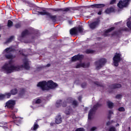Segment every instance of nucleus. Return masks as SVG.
<instances>
[{
  "instance_id": "nucleus-26",
  "label": "nucleus",
  "mask_w": 131,
  "mask_h": 131,
  "mask_svg": "<svg viewBox=\"0 0 131 131\" xmlns=\"http://www.w3.org/2000/svg\"><path fill=\"white\" fill-rule=\"evenodd\" d=\"M66 102H67V104H72V102H73V98L69 97L67 99Z\"/></svg>"
},
{
  "instance_id": "nucleus-49",
  "label": "nucleus",
  "mask_w": 131,
  "mask_h": 131,
  "mask_svg": "<svg viewBox=\"0 0 131 131\" xmlns=\"http://www.w3.org/2000/svg\"><path fill=\"white\" fill-rule=\"evenodd\" d=\"M26 4H28V5H32V3L30 2V1H26Z\"/></svg>"
},
{
  "instance_id": "nucleus-25",
  "label": "nucleus",
  "mask_w": 131,
  "mask_h": 131,
  "mask_svg": "<svg viewBox=\"0 0 131 131\" xmlns=\"http://www.w3.org/2000/svg\"><path fill=\"white\" fill-rule=\"evenodd\" d=\"M72 105L73 106V108H76L77 106H78V102H77L76 100H73V102H72Z\"/></svg>"
},
{
  "instance_id": "nucleus-41",
  "label": "nucleus",
  "mask_w": 131,
  "mask_h": 131,
  "mask_svg": "<svg viewBox=\"0 0 131 131\" xmlns=\"http://www.w3.org/2000/svg\"><path fill=\"white\" fill-rule=\"evenodd\" d=\"M108 131H116V128L114 126L111 127Z\"/></svg>"
},
{
  "instance_id": "nucleus-10",
  "label": "nucleus",
  "mask_w": 131,
  "mask_h": 131,
  "mask_svg": "<svg viewBox=\"0 0 131 131\" xmlns=\"http://www.w3.org/2000/svg\"><path fill=\"white\" fill-rule=\"evenodd\" d=\"M37 86L40 88L42 91H48V87H47V81H42L39 82Z\"/></svg>"
},
{
  "instance_id": "nucleus-20",
  "label": "nucleus",
  "mask_w": 131,
  "mask_h": 131,
  "mask_svg": "<svg viewBox=\"0 0 131 131\" xmlns=\"http://www.w3.org/2000/svg\"><path fill=\"white\" fill-rule=\"evenodd\" d=\"M106 104L109 109H112L114 107V103L110 101H107Z\"/></svg>"
},
{
  "instance_id": "nucleus-47",
  "label": "nucleus",
  "mask_w": 131,
  "mask_h": 131,
  "mask_svg": "<svg viewBox=\"0 0 131 131\" xmlns=\"http://www.w3.org/2000/svg\"><path fill=\"white\" fill-rule=\"evenodd\" d=\"M81 85L83 89H84V88L86 86V83H82Z\"/></svg>"
},
{
  "instance_id": "nucleus-59",
  "label": "nucleus",
  "mask_w": 131,
  "mask_h": 131,
  "mask_svg": "<svg viewBox=\"0 0 131 131\" xmlns=\"http://www.w3.org/2000/svg\"><path fill=\"white\" fill-rule=\"evenodd\" d=\"M20 54H21L22 56H25V54H24V53H20Z\"/></svg>"
},
{
  "instance_id": "nucleus-5",
  "label": "nucleus",
  "mask_w": 131,
  "mask_h": 131,
  "mask_svg": "<svg viewBox=\"0 0 131 131\" xmlns=\"http://www.w3.org/2000/svg\"><path fill=\"white\" fill-rule=\"evenodd\" d=\"M113 60L114 61V66L116 67H118V65H119V62L122 60V58H121V54L118 53L117 52L115 53V55L113 57Z\"/></svg>"
},
{
  "instance_id": "nucleus-6",
  "label": "nucleus",
  "mask_w": 131,
  "mask_h": 131,
  "mask_svg": "<svg viewBox=\"0 0 131 131\" xmlns=\"http://www.w3.org/2000/svg\"><path fill=\"white\" fill-rule=\"evenodd\" d=\"M101 106H102V104L99 103H97L93 106V108L90 110L88 114V119H92V116H93L94 113L96 112V111L98 110V108H99V107H101Z\"/></svg>"
},
{
  "instance_id": "nucleus-23",
  "label": "nucleus",
  "mask_w": 131,
  "mask_h": 131,
  "mask_svg": "<svg viewBox=\"0 0 131 131\" xmlns=\"http://www.w3.org/2000/svg\"><path fill=\"white\" fill-rule=\"evenodd\" d=\"M39 127V125L37 124V122H35L33 125V127H32L31 129L32 130H36L37 128Z\"/></svg>"
},
{
  "instance_id": "nucleus-40",
  "label": "nucleus",
  "mask_w": 131,
  "mask_h": 131,
  "mask_svg": "<svg viewBox=\"0 0 131 131\" xmlns=\"http://www.w3.org/2000/svg\"><path fill=\"white\" fill-rule=\"evenodd\" d=\"M122 97V95L121 94H117L116 96V99H121V98Z\"/></svg>"
},
{
  "instance_id": "nucleus-34",
  "label": "nucleus",
  "mask_w": 131,
  "mask_h": 131,
  "mask_svg": "<svg viewBox=\"0 0 131 131\" xmlns=\"http://www.w3.org/2000/svg\"><path fill=\"white\" fill-rule=\"evenodd\" d=\"M13 39L14 36H11L10 37L7 39V40H6V43H9V42H11Z\"/></svg>"
},
{
  "instance_id": "nucleus-55",
  "label": "nucleus",
  "mask_w": 131,
  "mask_h": 131,
  "mask_svg": "<svg viewBox=\"0 0 131 131\" xmlns=\"http://www.w3.org/2000/svg\"><path fill=\"white\" fill-rule=\"evenodd\" d=\"M81 99H82L81 96H79L78 100L79 101V102H81Z\"/></svg>"
},
{
  "instance_id": "nucleus-28",
  "label": "nucleus",
  "mask_w": 131,
  "mask_h": 131,
  "mask_svg": "<svg viewBox=\"0 0 131 131\" xmlns=\"http://www.w3.org/2000/svg\"><path fill=\"white\" fill-rule=\"evenodd\" d=\"M85 53L88 54H94V53H95V51L93 50L86 49V51H85Z\"/></svg>"
},
{
  "instance_id": "nucleus-27",
  "label": "nucleus",
  "mask_w": 131,
  "mask_h": 131,
  "mask_svg": "<svg viewBox=\"0 0 131 131\" xmlns=\"http://www.w3.org/2000/svg\"><path fill=\"white\" fill-rule=\"evenodd\" d=\"M95 84H96L97 86H100V88H105V85L103 84L102 83H100L99 82L96 81L94 82Z\"/></svg>"
},
{
  "instance_id": "nucleus-7",
  "label": "nucleus",
  "mask_w": 131,
  "mask_h": 131,
  "mask_svg": "<svg viewBox=\"0 0 131 131\" xmlns=\"http://www.w3.org/2000/svg\"><path fill=\"white\" fill-rule=\"evenodd\" d=\"M100 23H101V20L100 18H97L96 20L91 23L89 24V27L90 29L94 30V29H96L97 27H99V25H100Z\"/></svg>"
},
{
  "instance_id": "nucleus-37",
  "label": "nucleus",
  "mask_w": 131,
  "mask_h": 131,
  "mask_svg": "<svg viewBox=\"0 0 131 131\" xmlns=\"http://www.w3.org/2000/svg\"><path fill=\"white\" fill-rule=\"evenodd\" d=\"M5 95L4 94H0V101H3V100H5Z\"/></svg>"
},
{
  "instance_id": "nucleus-24",
  "label": "nucleus",
  "mask_w": 131,
  "mask_h": 131,
  "mask_svg": "<svg viewBox=\"0 0 131 131\" xmlns=\"http://www.w3.org/2000/svg\"><path fill=\"white\" fill-rule=\"evenodd\" d=\"M4 95L5 99H10V98H11V96H12L11 92L5 93Z\"/></svg>"
},
{
  "instance_id": "nucleus-36",
  "label": "nucleus",
  "mask_w": 131,
  "mask_h": 131,
  "mask_svg": "<svg viewBox=\"0 0 131 131\" xmlns=\"http://www.w3.org/2000/svg\"><path fill=\"white\" fill-rule=\"evenodd\" d=\"M21 26V23H17L15 25V28H20Z\"/></svg>"
},
{
  "instance_id": "nucleus-35",
  "label": "nucleus",
  "mask_w": 131,
  "mask_h": 131,
  "mask_svg": "<svg viewBox=\"0 0 131 131\" xmlns=\"http://www.w3.org/2000/svg\"><path fill=\"white\" fill-rule=\"evenodd\" d=\"M118 110L120 112H124L125 111V109L123 107H120L118 108Z\"/></svg>"
},
{
  "instance_id": "nucleus-51",
  "label": "nucleus",
  "mask_w": 131,
  "mask_h": 131,
  "mask_svg": "<svg viewBox=\"0 0 131 131\" xmlns=\"http://www.w3.org/2000/svg\"><path fill=\"white\" fill-rule=\"evenodd\" d=\"M12 118H13V119H14V120L16 119V118H17L15 114L13 115Z\"/></svg>"
},
{
  "instance_id": "nucleus-43",
  "label": "nucleus",
  "mask_w": 131,
  "mask_h": 131,
  "mask_svg": "<svg viewBox=\"0 0 131 131\" xmlns=\"http://www.w3.org/2000/svg\"><path fill=\"white\" fill-rule=\"evenodd\" d=\"M62 106L63 107H67V102H66V101L63 102Z\"/></svg>"
},
{
  "instance_id": "nucleus-54",
  "label": "nucleus",
  "mask_w": 131,
  "mask_h": 131,
  "mask_svg": "<svg viewBox=\"0 0 131 131\" xmlns=\"http://www.w3.org/2000/svg\"><path fill=\"white\" fill-rule=\"evenodd\" d=\"M112 115H110V114H108V116H107V118H108V119H111V116H112Z\"/></svg>"
},
{
  "instance_id": "nucleus-16",
  "label": "nucleus",
  "mask_w": 131,
  "mask_h": 131,
  "mask_svg": "<svg viewBox=\"0 0 131 131\" xmlns=\"http://www.w3.org/2000/svg\"><path fill=\"white\" fill-rule=\"evenodd\" d=\"M115 11V9L113 7H110L106 8V9L105 10L104 13L105 14H111V13H113Z\"/></svg>"
},
{
  "instance_id": "nucleus-9",
  "label": "nucleus",
  "mask_w": 131,
  "mask_h": 131,
  "mask_svg": "<svg viewBox=\"0 0 131 131\" xmlns=\"http://www.w3.org/2000/svg\"><path fill=\"white\" fill-rule=\"evenodd\" d=\"M46 86L47 88V91L49 89H55V88H57L58 86V84L54 82L53 80H50L48 81H46Z\"/></svg>"
},
{
  "instance_id": "nucleus-11",
  "label": "nucleus",
  "mask_w": 131,
  "mask_h": 131,
  "mask_svg": "<svg viewBox=\"0 0 131 131\" xmlns=\"http://www.w3.org/2000/svg\"><path fill=\"white\" fill-rule=\"evenodd\" d=\"M15 105H16V101L15 100H10L6 102V107L13 110L15 107Z\"/></svg>"
},
{
  "instance_id": "nucleus-39",
  "label": "nucleus",
  "mask_w": 131,
  "mask_h": 131,
  "mask_svg": "<svg viewBox=\"0 0 131 131\" xmlns=\"http://www.w3.org/2000/svg\"><path fill=\"white\" fill-rule=\"evenodd\" d=\"M126 24H127V27L131 30V21H127Z\"/></svg>"
},
{
  "instance_id": "nucleus-32",
  "label": "nucleus",
  "mask_w": 131,
  "mask_h": 131,
  "mask_svg": "<svg viewBox=\"0 0 131 131\" xmlns=\"http://www.w3.org/2000/svg\"><path fill=\"white\" fill-rule=\"evenodd\" d=\"M70 110H71L70 106L67 107L66 111L65 112L66 115H69V114H70Z\"/></svg>"
},
{
  "instance_id": "nucleus-2",
  "label": "nucleus",
  "mask_w": 131,
  "mask_h": 131,
  "mask_svg": "<svg viewBox=\"0 0 131 131\" xmlns=\"http://www.w3.org/2000/svg\"><path fill=\"white\" fill-rule=\"evenodd\" d=\"M10 64L11 62H9V63H5L2 67V69L5 70V71H6L7 73H12V72H14V71H20V70H21V68H25L26 70H29V69H30L29 63H28V61H25L24 64H22L20 66L10 65Z\"/></svg>"
},
{
  "instance_id": "nucleus-38",
  "label": "nucleus",
  "mask_w": 131,
  "mask_h": 131,
  "mask_svg": "<svg viewBox=\"0 0 131 131\" xmlns=\"http://www.w3.org/2000/svg\"><path fill=\"white\" fill-rule=\"evenodd\" d=\"M41 103V99L38 98L36 100L35 103L36 104H40Z\"/></svg>"
},
{
  "instance_id": "nucleus-22",
  "label": "nucleus",
  "mask_w": 131,
  "mask_h": 131,
  "mask_svg": "<svg viewBox=\"0 0 131 131\" xmlns=\"http://www.w3.org/2000/svg\"><path fill=\"white\" fill-rule=\"evenodd\" d=\"M13 122L16 124V125L20 124V123H21V118L17 117L16 119L13 121Z\"/></svg>"
},
{
  "instance_id": "nucleus-8",
  "label": "nucleus",
  "mask_w": 131,
  "mask_h": 131,
  "mask_svg": "<svg viewBox=\"0 0 131 131\" xmlns=\"http://www.w3.org/2000/svg\"><path fill=\"white\" fill-rule=\"evenodd\" d=\"M106 7V5L104 4H93L90 6H85L86 9H101L102 8H105Z\"/></svg>"
},
{
  "instance_id": "nucleus-50",
  "label": "nucleus",
  "mask_w": 131,
  "mask_h": 131,
  "mask_svg": "<svg viewBox=\"0 0 131 131\" xmlns=\"http://www.w3.org/2000/svg\"><path fill=\"white\" fill-rule=\"evenodd\" d=\"M110 124H111V122L108 121V122L106 123V125L107 126H109V125H110Z\"/></svg>"
},
{
  "instance_id": "nucleus-61",
  "label": "nucleus",
  "mask_w": 131,
  "mask_h": 131,
  "mask_svg": "<svg viewBox=\"0 0 131 131\" xmlns=\"http://www.w3.org/2000/svg\"><path fill=\"white\" fill-rule=\"evenodd\" d=\"M32 38H33V37H32Z\"/></svg>"
},
{
  "instance_id": "nucleus-4",
  "label": "nucleus",
  "mask_w": 131,
  "mask_h": 131,
  "mask_svg": "<svg viewBox=\"0 0 131 131\" xmlns=\"http://www.w3.org/2000/svg\"><path fill=\"white\" fill-rule=\"evenodd\" d=\"M106 62L107 59L104 58H101L99 60L95 61L94 64L96 66V70H100Z\"/></svg>"
},
{
  "instance_id": "nucleus-13",
  "label": "nucleus",
  "mask_w": 131,
  "mask_h": 131,
  "mask_svg": "<svg viewBox=\"0 0 131 131\" xmlns=\"http://www.w3.org/2000/svg\"><path fill=\"white\" fill-rule=\"evenodd\" d=\"M121 84L119 83H114L112 84L109 86L110 89H120L121 88Z\"/></svg>"
},
{
  "instance_id": "nucleus-14",
  "label": "nucleus",
  "mask_w": 131,
  "mask_h": 131,
  "mask_svg": "<svg viewBox=\"0 0 131 131\" xmlns=\"http://www.w3.org/2000/svg\"><path fill=\"white\" fill-rule=\"evenodd\" d=\"M30 35V32L27 29H25L21 33V37H25L27 35Z\"/></svg>"
},
{
  "instance_id": "nucleus-58",
  "label": "nucleus",
  "mask_w": 131,
  "mask_h": 131,
  "mask_svg": "<svg viewBox=\"0 0 131 131\" xmlns=\"http://www.w3.org/2000/svg\"><path fill=\"white\" fill-rule=\"evenodd\" d=\"M94 13H91V16H94Z\"/></svg>"
},
{
  "instance_id": "nucleus-57",
  "label": "nucleus",
  "mask_w": 131,
  "mask_h": 131,
  "mask_svg": "<svg viewBox=\"0 0 131 131\" xmlns=\"http://www.w3.org/2000/svg\"><path fill=\"white\" fill-rule=\"evenodd\" d=\"M115 34H116V32H114L112 34V36H114V35H115Z\"/></svg>"
},
{
  "instance_id": "nucleus-31",
  "label": "nucleus",
  "mask_w": 131,
  "mask_h": 131,
  "mask_svg": "<svg viewBox=\"0 0 131 131\" xmlns=\"http://www.w3.org/2000/svg\"><path fill=\"white\" fill-rule=\"evenodd\" d=\"M13 21H12V20H8V23H7V26L9 28H11L13 26Z\"/></svg>"
},
{
  "instance_id": "nucleus-53",
  "label": "nucleus",
  "mask_w": 131,
  "mask_h": 131,
  "mask_svg": "<svg viewBox=\"0 0 131 131\" xmlns=\"http://www.w3.org/2000/svg\"><path fill=\"white\" fill-rule=\"evenodd\" d=\"M108 114H110V115H112V114H113V112H112V111H109Z\"/></svg>"
},
{
  "instance_id": "nucleus-56",
  "label": "nucleus",
  "mask_w": 131,
  "mask_h": 131,
  "mask_svg": "<svg viewBox=\"0 0 131 131\" xmlns=\"http://www.w3.org/2000/svg\"><path fill=\"white\" fill-rule=\"evenodd\" d=\"M51 66V63H48L46 65V67H50Z\"/></svg>"
},
{
  "instance_id": "nucleus-44",
  "label": "nucleus",
  "mask_w": 131,
  "mask_h": 131,
  "mask_svg": "<svg viewBox=\"0 0 131 131\" xmlns=\"http://www.w3.org/2000/svg\"><path fill=\"white\" fill-rule=\"evenodd\" d=\"M116 3V0H111L110 5H114Z\"/></svg>"
},
{
  "instance_id": "nucleus-21",
  "label": "nucleus",
  "mask_w": 131,
  "mask_h": 131,
  "mask_svg": "<svg viewBox=\"0 0 131 131\" xmlns=\"http://www.w3.org/2000/svg\"><path fill=\"white\" fill-rule=\"evenodd\" d=\"M10 94H11V95H12L13 96H14L15 95H17V94H18V90H17V89L16 88L12 89L10 91Z\"/></svg>"
},
{
  "instance_id": "nucleus-60",
  "label": "nucleus",
  "mask_w": 131,
  "mask_h": 131,
  "mask_svg": "<svg viewBox=\"0 0 131 131\" xmlns=\"http://www.w3.org/2000/svg\"><path fill=\"white\" fill-rule=\"evenodd\" d=\"M94 12H96V10H94Z\"/></svg>"
},
{
  "instance_id": "nucleus-62",
  "label": "nucleus",
  "mask_w": 131,
  "mask_h": 131,
  "mask_svg": "<svg viewBox=\"0 0 131 131\" xmlns=\"http://www.w3.org/2000/svg\"><path fill=\"white\" fill-rule=\"evenodd\" d=\"M0 37H1V35H0Z\"/></svg>"
},
{
  "instance_id": "nucleus-15",
  "label": "nucleus",
  "mask_w": 131,
  "mask_h": 131,
  "mask_svg": "<svg viewBox=\"0 0 131 131\" xmlns=\"http://www.w3.org/2000/svg\"><path fill=\"white\" fill-rule=\"evenodd\" d=\"M114 29H115V27H113L107 30H106L104 33V36H109L110 35H108V33H109V32H111V31H113Z\"/></svg>"
},
{
  "instance_id": "nucleus-29",
  "label": "nucleus",
  "mask_w": 131,
  "mask_h": 131,
  "mask_svg": "<svg viewBox=\"0 0 131 131\" xmlns=\"http://www.w3.org/2000/svg\"><path fill=\"white\" fill-rule=\"evenodd\" d=\"M61 103H62V100H57L56 103V107L59 108V107H61Z\"/></svg>"
},
{
  "instance_id": "nucleus-12",
  "label": "nucleus",
  "mask_w": 131,
  "mask_h": 131,
  "mask_svg": "<svg viewBox=\"0 0 131 131\" xmlns=\"http://www.w3.org/2000/svg\"><path fill=\"white\" fill-rule=\"evenodd\" d=\"M84 57V56H83V55H80L78 54V55H75L72 57V61H73V62H75L76 61H81V60L83 59Z\"/></svg>"
},
{
  "instance_id": "nucleus-48",
  "label": "nucleus",
  "mask_w": 131,
  "mask_h": 131,
  "mask_svg": "<svg viewBox=\"0 0 131 131\" xmlns=\"http://www.w3.org/2000/svg\"><path fill=\"white\" fill-rule=\"evenodd\" d=\"M96 129H97V127H92L91 128L90 130L91 131H95V130H96Z\"/></svg>"
},
{
  "instance_id": "nucleus-46",
  "label": "nucleus",
  "mask_w": 131,
  "mask_h": 131,
  "mask_svg": "<svg viewBox=\"0 0 131 131\" xmlns=\"http://www.w3.org/2000/svg\"><path fill=\"white\" fill-rule=\"evenodd\" d=\"M83 128H78L75 131H84Z\"/></svg>"
},
{
  "instance_id": "nucleus-19",
  "label": "nucleus",
  "mask_w": 131,
  "mask_h": 131,
  "mask_svg": "<svg viewBox=\"0 0 131 131\" xmlns=\"http://www.w3.org/2000/svg\"><path fill=\"white\" fill-rule=\"evenodd\" d=\"M55 122L57 124H59L61 123L62 122V117H61V115H58L56 117L55 119Z\"/></svg>"
},
{
  "instance_id": "nucleus-33",
  "label": "nucleus",
  "mask_w": 131,
  "mask_h": 131,
  "mask_svg": "<svg viewBox=\"0 0 131 131\" xmlns=\"http://www.w3.org/2000/svg\"><path fill=\"white\" fill-rule=\"evenodd\" d=\"M90 65L91 63L90 62H88L86 63H82V67L83 68H89Z\"/></svg>"
},
{
  "instance_id": "nucleus-45",
  "label": "nucleus",
  "mask_w": 131,
  "mask_h": 131,
  "mask_svg": "<svg viewBox=\"0 0 131 131\" xmlns=\"http://www.w3.org/2000/svg\"><path fill=\"white\" fill-rule=\"evenodd\" d=\"M80 67H82V63H79L76 66V68H80Z\"/></svg>"
},
{
  "instance_id": "nucleus-18",
  "label": "nucleus",
  "mask_w": 131,
  "mask_h": 131,
  "mask_svg": "<svg viewBox=\"0 0 131 131\" xmlns=\"http://www.w3.org/2000/svg\"><path fill=\"white\" fill-rule=\"evenodd\" d=\"M76 29L77 30V33H83V28L82 26H78V27H76Z\"/></svg>"
},
{
  "instance_id": "nucleus-1",
  "label": "nucleus",
  "mask_w": 131,
  "mask_h": 131,
  "mask_svg": "<svg viewBox=\"0 0 131 131\" xmlns=\"http://www.w3.org/2000/svg\"><path fill=\"white\" fill-rule=\"evenodd\" d=\"M46 10L49 11H52V12H65V13L69 12L71 13V11H74V7H66L63 8H45L43 7H37L36 8V11L37 12L38 15H41V16H47L53 23H56L57 21V15H53L52 13L47 12Z\"/></svg>"
},
{
  "instance_id": "nucleus-52",
  "label": "nucleus",
  "mask_w": 131,
  "mask_h": 131,
  "mask_svg": "<svg viewBox=\"0 0 131 131\" xmlns=\"http://www.w3.org/2000/svg\"><path fill=\"white\" fill-rule=\"evenodd\" d=\"M102 10H99V12H98V15H102Z\"/></svg>"
},
{
  "instance_id": "nucleus-42",
  "label": "nucleus",
  "mask_w": 131,
  "mask_h": 131,
  "mask_svg": "<svg viewBox=\"0 0 131 131\" xmlns=\"http://www.w3.org/2000/svg\"><path fill=\"white\" fill-rule=\"evenodd\" d=\"M43 66H40L37 68V71H40V70H42V69H43Z\"/></svg>"
},
{
  "instance_id": "nucleus-17",
  "label": "nucleus",
  "mask_w": 131,
  "mask_h": 131,
  "mask_svg": "<svg viewBox=\"0 0 131 131\" xmlns=\"http://www.w3.org/2000/svg\"><path fill=\"white\" fill-rule=\"evenodd\" d=\"M70 33L71 35H77V30H76V27L71 29Z\"/></svg>"
},
{
  "instance_id": "nucleus-30",
  "label": "nucleus",
  "mask_w": 131,
  "mask_h": 131,
  "mask_svg": "<svg viewBox=\"0 0 131 131\" xmlns=\"http://www.w3.org/2000/svg\"><path fill=\"white\" fill-rule=\"evenodd\" d=\"M25 94V90L24 89H20L19 91V96H23Z\"/></svg>"
},
{
  "instance_id": "nucleus-3",
  "label": "nucleus",
  "mask_w": 131,
  "mask_h": 131,
  "mask_svg": "<svg viewBox=\"0 0 131 131\" xmlns=\"http://www.w3.org/2000/svg\"><path fill=\"white\" fill-rule=\"evenodd\" d=\"M15 51V49L12 48V47H10L5 49L4 50V53H6V54H5V57L8 60L11 59H14L15 57L11 53V52H14Z\"/></svg>"
}]
</instances>
